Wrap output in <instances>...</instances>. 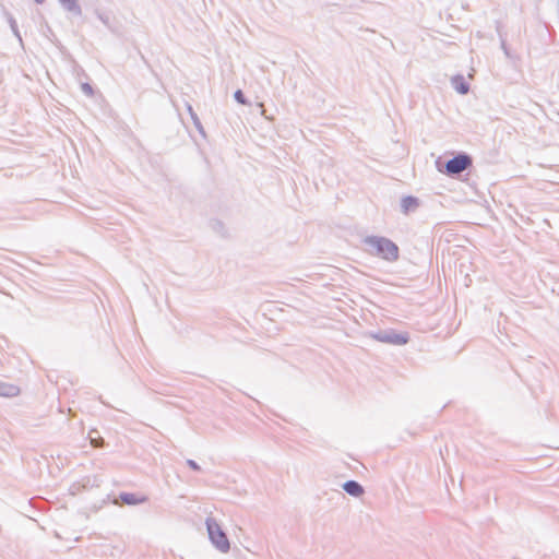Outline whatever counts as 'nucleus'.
I'll use <instances>...</instances> for the list:
<instances>
[{
    "label": "nucleus",
    "instance_id": "obj_1",
    "mask_svg": "<svg viewBox=\"0 0 559 559\" xmlns=\"http://www.w3.org/2000/svg\"><path fill=\"white\" fill-rule=\"evenodd\" d=\"M366 251L372 255L380 257L393 262L399 259V247L389 238L368 236L364 239Z\"/></svg>",
    "mask_w": 559,
    "mask_h": 559
},
{
    "label": "nucleus",
    "instance_id": "obj_2",
    "mask_svg": "<svg viewBox=\"0 0 559 559\" xmlns=\"http://www.w3.org/2000/svg\"><path fill=\"white\" fill-rule=\"evenodd\" d=\"M209 538L211 543L222 552H228L230 544L226 533L214 518H207L205 521Z\"/></svg>",
    "mask_w": 559,
    "mask_h": 559
},
{
    "label": "nucleus",
    "instance_id": "obj_3",
    "mask_svg": "<svg viewBox=\"0 0 559 559\" xmlns=\"http://www.w3.org/2000/svg\"><path fill=\"white\" fill-rule=\"evenodd\" d=\"M472 165V158L467 154H459L445 164V173L450 176L459 175Z\"/></svg>",
    "mask_w": 559,
    "mask_h": 559
},
{
    "label": "nucleus",
    "instance_id": "obj_4",
    "mask_svg": "<svg viewBox=\"0 0 559 559\" xmlns=\"http://www.w3.org/2000/svg\"><path fill=\"white\" fill-rule=\"evenodd\" d=\"M372 337L381 343L404 345L408 343V335L406 333H397L395 331H380L372 334Z\"/></svg>",
    "mask_w": 559,
    "mask_h": 559
},
{
    "label": "nucleus",
    "instance_id": "obj_5",
    "mask_svg": "<svg viewBox=\"0 0 559 559\" xmlns=\"http://www.w3.org/2000/svg\"><path fill=\"white\" fill-rule=\"evenodd\" d=\"M419 206H420V201L418 198L407 195L401 200V211L405 215H408L409 213L417 211V209Z\"/></svg>",
    "mask_w": 559,
    "mask_h": 559
},
{
    "label": "nucleus",
    "instance_id": "obj_6",
    "mask_svg": "<svg viewBox=\"0 0 559 559\" xmlns=\"http://www.w3.org/2000/svg\"><path fill=\"white\" fill-rule=\"evenodd\" d=\"M343 489L353 497H360L364 495V487L356 480H347L343 484Z\"/></svg>",
    "mask_w": 559,
    "mask_h": 559
},
{
    "label": "nucleus",
    "instance_id": "obj_7",
    "mask_svg": "<svg viewBox=\"0 0 559 559\" xmlns=\"http://www.w3.org/2000/svg\"><path fill=\"white\" fill-rule=\"evenodd\" d=\"M119 497L123 503L129 504V506H135V504L144 503L147 501V497H145V496L138 497L136 495L130 493V492H122V493H120Z\"/></svg>",
    "mask_w": 559,
    "mask_h": 559
},
{
    "label": "nucleus",
    "instance_id": "obj_8",
    "mask_svg": "<svg viewBox=\"0 0 559 559\" xmlns=\"http://www.w3.org/2000/svg\"><path fill=\"white\" fill-rule=\"evenodd\" d=\"M58 1L60 2L61 7L66 11L72 13V14H74L76 16H81L82 15V8L79 4L78 0H58Z\"/></svg>",
    "mask_w": 559,
    "mask_h": 559
},
{
    "label": "nucleus",
    "instance_id": "obj_9",
    "mask_svg": "<svg viewBox=\"0 0 559 559\" xmlns=\"http://www.w3.org/2000/svg\"><path fill=\"white\" fill-rule=\"evenodd\" d=\"M452 84L454 88L462 95H465L469 91V85L465 82L462 75H456L452 79Z\"/></svg>",
    "mask_w": 559,
    "mask_h": 559
},
{
    "label": "nucleus",
    "instance_id": "obj_10",
    "mask_svg": "<svg viewBox=\"0 0 559 559\" xmlns=\"http://www.w3.org/2000/svg\"><path fill=\"white\" fill-rule=\"evenodd\" d=\"M19 392L20 390L16 385L0 381V395L15 396L19 394Z\"/></svg>",
    "mask_w": 559,
    "mask_h": 559
},
{
    "label": "nucleus",
    "instance_id": "obj_11",
    "mask_svg": "<svg viewBox=\"0 0 559 559\" xmlns=\"http://www.w3.org/2000/svg\"><path fill=\"white\" fill-rule=\"evenodd\" d=\"M187 109H188V112L193 121L194 127L198 129V131L200 133L204 134L203 126H202L197 112L193 110L192 106L188 104Z\"/></svg>",
    "mask_w": 559,
    "mask_h": 559
},
{
    "label": "nucleus",
    "instance_id": "obj_12",
    "mask_svg": "<svg viewBox=\"0 0 559 559\" xmlns=\"http://www.w3.org/2000/svg\"><path fill=\"white\" fill-rule=\"evenodd\" d=\"M234 97L236 99L237 103L241 104V105H247L248 102H247V98L245 96V94L242 93L241 90H237L234 94Z\"/></svg>",
    "mask_w": 559,
    "mask_h": 559
},
{
    "label": "nucleus",
    "instance_id": "obj_13",
    "mask_svg": "<svg viewBox=\"0 0 559 559\" xmlns=\"http://www.w3.org/2000/svg\"><path fill=\"white\" fill-rule=\"evenodd\" d=\"M91 443L94 448H103L105 444V441L103 438H93L92 432L90 433Z\"/></svg>",
    "mask_w": 559,
    "mask_h": 559
},
{
    "label": "nucleus",
    "instance_id": "obj_14",
    "mask_svg": "<svg viewBox=\"0 0 559 559\" xmlns=\"http://www.w3.org/2000/svg\"><path fill=\"white\" fill-rule=\"evenodd\" d=\"M187 464L193 471H200L201 469L200 465L195 461H193V460H188Z\"/></svg>",
    "mask_w": 559,
    "mask_h": 559
},
{
    "label": "nucleus",
    "instance_id": "obj_15",
    "mask_svg": "<svg viewBox=\"0 0 559 559\" xmlns=\"http://www.w3.org/2000/svg\"><path fill=\"white\" fill-rule=\"evenodd\" d=\"M82 90L85 94L87 95H92L93 94V88L90 84L85 83L82 85Z\"/></svg>",
    "mask_w": 559,
    "mask_h": 559
},
{
    "label": "nucleus",
    "instance_id": "obj_16",
    "mask_svg": "<svg viewBox=\"0 0 559 559\" xmlns=\"http://www.w3.org/2000/svg\"><path fill=\"white\" fill-rule=\"evenodd\" d=\"M501 48H502V50H503L504 55H506L508 58H510V51H509V49H508V47H507V44H506V40H504V39H502V40H501Z\"/></svg>",
    "mask_w": 559,
    "mask_h": 559
},
{
    "label": "nucleus",
    "instance_id": "obj_17",
    "mask_svg": "<svg viewBox=\"0 0 559 559\" xmlns=\"http://www.w3.org/2000/svg\"><path fill=\"white\" fill-rule=\"evenodd\" d=\"M12 28H13V31L16 33V29H15V21H12Z\"/></svg>",
    "mask_w": 559,
    "mask_h": 559
},
{
    "label": "nucleus",
    "instance_id": "obj_18",
    "mask_svg": "<svg viewBox=\"0 0 559 559\" xmlns=\"http://www.w3.org/2000/svg\"><path fill=\"white\" fill-rule=\"evenodd\" d=\"M36 3L41 4L45 2V0H35Z\"/></svg>",
    "mask_w": 559,
    "mask_h": 559
}]
</instances>
